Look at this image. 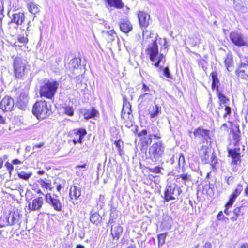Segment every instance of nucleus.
<instances>
[{"label":"nucleus","instance_id":"nucleus-1","mask_svg":"<svg viewBox=\"0 0 248 248\" xmlns=\"http://www.w3.org/2000/svg\"><path fill=\"white\" fill-rule=\"evenodd\" d=\"M51 107L45 100L37 101L32 107V113L38 119H44L51 114Z\"/></svg>","mask_w":248,"mask_h":248},{"label":"nucleus","instance_id":"nucleus-2","mask_svg":"<svg viewBox=\"0 0 248 248\" xmlns=\"http://www.w3.org/2000/svg\"><path fill=\"white\" fill-rule=\"evenodd\" d=\"M146 52L149 56L150 60L156 67H159L162 61H165V57L163 54L158 53V47L156 40H152V43L148 46Z\"/></svg>","mask_w":248,"mask_h":248},{"label":"nucleus","instance_id":"nucleus-3","mask_svg":"<svg viewBox=\"0 0 248 248\" xmlns=\"http://www.w3.org/2000/svg\"><path fill=\"white\" fill-rule=\"evenodd\" d=\"M59 83L55 80L51 79L45 81L40 89L41 96L52 99L58 89Z\"/></svg>","mask_w":248,"mask_h":248},{"label":"nucleus","instance_id":"nucleus-4","mask_svg":"<svg viewBox=\"0 0 248 248\" xmlns=\"http://www.w3.org/2000/svg\"><path fill=\"white\" fill-rule=\"evenodd\" d=\"M165 153V146L161 141L154 143L149 149V157L153 162L160 160Z\"/></svg>","mask_w":248,"mask_h":248},{"label":"nucleus","instance_id":"nucleus-5","mask_svg":"<svg viewBox=\"0 0 248 248\" xmlns=\"http://www.w3.org/2000/svg\"><path fill=\"white\" fill-rule=\"evenodd\" d=\"M27 63V60L20 56H16L14 59L13 66L16 78H21L24 75Z\"/></svg>","mask_w":248,"mask_h":248},{"label":"nucleus","instance_id":"nucleus-6","mask_svg":"<svg viewBox=\"0 0 248 248\" xmlns=\"http://www.w3.org/2000/svg\"><path fill=\"white\" fill-rule=\"evenodd\" d=\"M181 192L180 187L175 184L168 185L164 192V200L168 202L175 200Z\"/></svg>","mask_w":248,"mask_h":248},{"label":"nucleus","instance_id":"nucleus-7","mask_svg":"<svg viewBox=\"0 0 248 248\" xmlns=\"http://www.w3.org/2000/svg\"><path fill=\"white\" fill-rule=\"evenodd\" d=\"M240 148H235L234 149L228 150V156L232 158L231 168L233 172L238 170L237 165L241 162Z\"/></svg>","mask_w":248,"mask_h":248},{"label":"nucleus","instance_id":"nucleus-8","mask_svg":"<svg viewBox=\"0 0 248 248\" xmlns=\"http://www.w3.org/2000/svg\"><path fill=\"white\" fill-rule=\"evenodd\" d=\"M45 201L55 211L61 212L62 210V203L56 195L53 197L50 193H46L45 195Z\"/></svg>","mask_w":248,"mask_h":248},{"label":"nucleus","instance_id":"nucleus-9","mask_svg":"<svg viewBox=\"0 0 248 248\" xmlns=\"http://www.w3.org/2000/svg\"><path fill=\"white\" fill-rule=\"evenodd\" d=\"M131 106L130 103L124 97L123 98V105L121 112V118L124 120H131L132 115L131 114Z\"/></svg>","mask_w":248,"mask_h":248},{"label":"nucleus","instance_id":"nucleus-10","mask_svg":"<svg viewBox=\"0 0 248 248\" xmlns=\"http://www.w3.org/2000/svg\"><path fill=\"white\" fill-rule=\"evenodd\" d=\"M153 99V95L150 93H146L141 94L138 99L139 108L140 109L146 108L147 106L152 102Z\"/></svg>","mask_w":248,"mask_h":248},{"label":"nucleus","instance_id":"nucleus-11","mask_svg":"<svg viewBox=\"0 0 248 248\" xmlns=\"http://www.w3.org/2000/svg\"><path fill=\"white\" fill-rule=\"evenodd\" d=\"M230 39L233 43L238 46H247V38L241 34L237 32L231 33Z\"/></svg>","mask_w":248,"mask_h":248},{"label":"nucleus","instance_id":"nucleus-12","mask_svg":"<svg viewBox=\"0 0 248 248\" xmlns=\"http://www.w3.org/2000/svg\"><path fill=\"white\" fill-rule=\"evenodd\" d=\"M214 154L211 148L203 145L199 151V155L202 161L206 164L210 162L211 156Z\"/></svg>","mask_w":248,"mask_h":248},{"label":"nucleus","instance_id":"nucleus-13","mask_svg":"<svg viewBox=\"0 0 248 248\" xmlns=\"http://www.w3.org/2000/svg\"><path fill=\"white\" fill-rule=\"evenodd\" d=\"M69 195L70 201L72 202L74 205L77 204L78 202H75L74 200H78L81 196V188L76 186H71L69 189Z\"/></svg>","mask_w":248,"mask_h":248},{"label":"nucleus","instance_id":"nucleus-14","mask_svg":"<svg viewBox=\"0 0 248 248\" xmlns=\"http://www.w3.org/2000/svg\"><path fill=\"white\" fill-rule=\"evenodd\" d=\"M72 134L75 136H78V138H74L73 139V143L76 145L77 143H82V140L87 134L86 130L84 128H76L72 130Z\"/></svg>","mask_w":248,"mask_h":248},{"label":"nucleus","instance_id":"nucleus-15","mask_svg":"<svg viewBox=\"0 0 248 248\" xmlns=\"http://www.w3.org/2000/svg\"><path fill=\"white\" fill-rule=\"evenodd\" d=\"M14 106V100L11 97L5 96L1 101L0 108L4 111H9L12 110Z\"/></svg>","mask_w":248,"mask_h":248},{"label":"nucleus","instance_id":"nucleus-16","mask_svg":"<svg viewBox=\"0 0 248 248\" xmlns=\"http://www.w3.org/2000/svg\"><path fill=\"white\" fill-rule=\"evenodd\" d=\"M138 17L140 26L142 28H146L149 25L150 15L146 12L140 11L138 13Z\"/></svg>","mask_w":248,"mask_h":248},{"label":"nucleus","instance_id":"nucleus-17","mask_svg":"<svg viewBox=\"0 0 248 248\" xmlns=\"http://www.w3.org/2000/svg\"><path fill=\"white\" fill-rule=\"evenodd\" d=\"M43 204V199L42 197H38L34 199L31 203L28 205L29 209L31 211H38L40 209Z\"/></svg>","mask_w":248,"mask_h":248},{"label":"nucleus","instance_id":"nucleus-18","mask_svg":"<svg viewBox=\"0 0 248 248\" xmlns=\"http://www.w3.org/2000/svg\"><path fill=\"white\" fill-rule=\"evenodd\" d=\"M25 20V15L21 12H16L12 14L11 23L16 24L17 26L21 25Z\"/></svg>","mask_w":248,"mask_h":248},{"label":"nucleus","instance_id":"nucleus-19","mask_svg":"<svg viewBox=\"0 0 248 248\" xmlns=\"http://www.w3.org/2000/svg\"><path fill=\"white\" fill-rule=\"evenodd\" d=\"M236 74L241 78L248 80V66L247 64L242 63L236 70Z\"/></svg>","mask_w":248,"mask_h":248},{"label":"nucleus","instance_id":"nucleus-20","mask_svg":"<svg viewBox=\"0 0 248 248\" xmlns=\"http://www.w3.org/2000/svg\"><path fill=\"white\" fill-rule=\"evenodd\" d=\"M161 112V107L156 104L151 106L148 109V112L151 119L155 120Z\"/></svg>","mask_w":248,"mask_h":248},{"label":"nucleus","instance_id":"nucleus-21","mask_svg":"<svg viewBox=\"0 0 248 248\" xmlns=\"http://www.w3.org/2000/svg\"><path fill=\"white\" fill-rule=\"evenodd\" d=\"M230 138L233 140L235 146L239 145L240 140V131L238 127L232 128L230 133Z\"/></svg>","mask_w":248,"mask_h":248},{"label":"nucleus","instance_id":"nucleus-22","mask_svg":"<svg viewBox=\"0 0 248 248\" xmlns=\"http://www.w3.org/2000/svg\"><path fill=\"white\" fill-rule=\"evenodd\" d=\"M209 132L210 131L208 130L198 127L194 130L193 134L195 137H202L203 139L207 140L209 138Z\"/></svg>","mask_w":248,"mask_h":248},{"label":"nucleus","instance_id":"nucleus-23","mask_svg":"<svg viewBox=\"0 0 248 248\" xmlns=\"http://www.w3.org/2000/svg\"><path fill=\"white\" fill-rule=\"evenodd\" d=\"M123 232L122 227L119 224L113 225L111 226V234L114 239H119Z\"/></svg>","mask_w":248,"mask_h":248},{"label":"nucleus","instance_id":"nucleus-24","mask_svg":"<svg viewBox=\"0 0 248 248\" xmlns=\"http://www.w3.org/2000/svg\"><path fill=\"white\" fill-rule=\"evenodd\" d=\"M119 26L122 31L124 33H128L132 29V26L130 21L126 19L121 21Z\"/></svg>","mask_w":248,"mask_h":248},{"label":"nucleus","instance_id":"nucleus-25","mask_svg":"<svg viewBox=\"0 0 248 248\" xmlns=\"http://www.w3.org/2000/svg\"><path fill=\"white\" fill-rule=\"evenodd\" d=\"M29 101V97L27 94L25 93H21L19 97L17 102V105L21 109H24Z\"/></svg>","mask_w":248,"mask_h":248},{"label":"nucleus","instance_id":"nucleus-26","mask_svg":"<svg viewBox=\"0 0 248 248\" xmlns=\"http://www.w3.org/2000/svg\"><path fill=\"white\" fill-rule=\"evenodd\" d=\"M98 114V112L94 108L92 107L90 109L86 110L83 114L84 117L85 119L88 120L91 118H94Z\"/></svg>","mask_w":248,"mask_h":248},{"label":"nucleus","instance_id":"nucleus-27","mask_svg":"<svg viewBox=\"0 0 248 248\" xmlns=\"http://www.w3.org/2000/svg\"><path fill=\"white\" fill-rule=\"evenodd\" d=\"M10 226L14 225L18 222L20 219L19 215L17 213H10L8 216H7Z\"/></svg>","mask_w":248,"mask_h":248},{"label":"nucleus","instance_id":"nucleus-28","mask_svg":"<svg viewBox=\"0 0 248 248\" xmlns=\"http://www.w3.org/2000/svg\"><path fill=\"white\" fill-rule=\"evenodd\" d=\"M108 6L114 7L117 9H121L124 7L122 0H105Z\"/></svg>","mask_w":248,"mask_h":248},{"label":"nucleus","instance_id":"nucleus-29","mask_svg":"<svg viewBox=\"0 0 248 248\" xmlns=\"http://www.w3.org/2000/svg\"><path fill=\"white\" fill-rule=\"evenodd\" d=\"M187 41L192 46H195L201 43L200 35L198 33H195L193 35L189 36Z\"/></svg>","mask_w":248,"mask_h":248},{"label":"nucleus","instance_id":"nucleus-30","mask_svg":"<svg viewBox=\"0 0 248 248\" xmlns=\"http://www.w3.org/2000/svg\"><path fill=\"white\" fill-rule=\"evenodd\" d=\"M150 128L151 130L149 131L150 133L149 134L151 135L152 137H154L157 140L161 138V134L160 133L159 130L156 126L152 125L151 126Z\"/></svg>","mask_w":248,"mask_h":248},{"label":"nucleus","instance_id":"nucleus-31","mask_svg":"<svg viewBox=\"0 0 248 248\" xmlns=\"http://www.w3.org/2000/svg\"><path fill=\"white\" fill-rule=\"evenodd\" d=\"M211 76L212 80V89L213 90L216 89L218 91L219 82L217 78V73L215 71L212 72L211 74Z\"/></svg>","mask_w":248,"mask_h":248},{"label":"nucleus","instance_id":"nucleus-32","mask_svg":"<svg viewBox=\"0 0 248 248\" xmlns=\"http://www.w3.org/2000/svg\"><path fill=\"white\" fill-rule=\"evenodd\" d=\"M185 164V157L183 154L181 153L179 154L178 160V166L176 168V170L178 172H180L181 171H183V169Z\"/></svg>","mask_w":248,"mask_h":248},{"label":"nucleus","instance_id":"nucleus-33","mask_svg":"<svg viewBox=\"0 0 248 248\" xmlns=\"http://www.w3.org/2000/svg\"><path fill=\"white\" fill-rule=\"evenodd\" d=\"M140 141L142 147H147L151 144L152 142V137L148 134V136L140 138Z\"/></svg>","mask_w":248,"mask_h":248},{"label":"nucleus","instance_id":"nucleus-34","mask_svg":"<svg viewBox=\"0 0 248 248\" xmlns=\"http://www.w3.org/2000/svg\"><path fill=\"white\" fill-rule=\"evenodd\" d=\"M224 62L228 71H231V68L232 67L233 64V61L232 56L231 55H228L225 60Z\"/></svg>","mask_w":248,"mask_h":248},{"label":"nucleus","instance_id":"nucleus-35","mask_svg":"<svg viewBox=\"0 0 248 248\" xmlns=\"http://www.w3.org/2000/svg\"><path fill=\"white\" fill-rule=\"evenodd\" d=\"M159 43L161 45L160 49L161 51L164 50L165 52H167V48L169 46L168 42L166 38L161 39L159 38Z\"/></svg>","mask_w":248,"mask_h":248},{"label":"nucleus","instance_id":"nucleus-36","mask_svg":"<svg viewBox=\"0 0 248 248\" xmlns=\"http://www.w3.org/2000/svg\"><path fill=\"white\" fill-rule=\"evenodd\" d=\"M90 219L93 223L98 224L101 220V217L98 214L95 213L90 216Z\"/></svg>","mask_w":248,"mask_h":248},{"label":"nucleus","instance_id":"nucleus-37","mask_svg":"<svg viewBox=\"0 0 248 248\" xmlns=\"http://www.w3.org/2000/svg\"><path fill=\"white\" fill-rule=\"evenodd\" d=\"M154 35H155L156 38L157 34H155L154 32H150L146 30V28H144V29L143 30L142 36L143 39H148L149 38H153Z\"/></svg>","mask_w":248,"mask_h":248},{"label":"nucleus","instance_id":"nucleus-38","mask_svg":"<svg viewBox=\"0 0 248 248\" xmlns=\"http://www.w3.org/2000/svg\"><path fill=\"white\" fill-rule=\"evenodd\" d=\"M38 182L40 184L42 188L51 190L52 189L51 184L50 183L46 182L43 179H40L38 180Z\"/></svg>","mask_w":248,"mask_h":248},{"label":"nucleus","instance_id":"nucleus-39","mask_svg":"<svg viewBox=\"0 0 248 248\" xmlns=\"http://www.w3.org/2000/svg\"><path fill=\"white\" fill-rule=\"evenodd\" d=\"M32 175V173L31 172L26 173L24 171H21L17 174V176L19 178L24 180H28Z\"/></svg>","mask_w":248,"mask_h":248},{"label":"nucleus","instance_id":"nucleus-40","mask_svg":"<svg viewBox=\"0 0 248 248\" xmlns=\"http://www.w3.org/2000/svg\"><path fill=\"white\" fill-rule=\"evenodd\" d=\"M8 218L7 216H3L0 218V228H2L5 226L9 225Z\"/></svg>","mask_w":248,"mask_h":248},{"label":"nucleus","instance_id":"nucleus-41","mask_svg":"<svg viewBox=\"0 0 248 248\" xmlns=\"http://www.w3.org/2000/svg\"><path fill=\"white\" fill-rule=\"evenodd\" d=\"M80 62V59L75 58L71 61L69 64L74 69H76L78 67Z\"/></svg>","mask_w":248,"mask_h":248},{"label":"nucleus","instance_id":"nucleus-42","mask_svg":"<svg viewBox=\"0 0 248 248\" xmlns=\"http://www.w3.org/2000/svg\"><path fill=\"white\" fill-rule=\"evenodd\" d=\"M177 178H181L183 181V183L186 184V182L191 181V175L187 173L182 174L178 175Z\"/></svg>","mask_w":248,"mask_h":248},{"label":"nucleus","instance_id":"nucleus-43","mask_svg":"<svg viewBox=\"0 0 248 248\" xmlns=\"http://www.w3.org/2000/svg\"><path fill=\"white\" fill-rule=\"evenodd\" d=\"M29 11L33 14H35L39 11V9L36 4L31 3L29 6Z\"/></svg>","mask_w":248,"mask_h":248},{"label":"nucleus","instance_id":"nucleus-44","mask_svg":"<svg viewBox=\"0 0 248 248\" xmlns=\"http://www.w3.org/2000/svg\"><path fill=\"white\" fill-rule=\"evenodd\" d=\"M166 238V234L165 233H162L158 236V247H160V246H162L165 241Z\"/></svg>","mask_w":248,"mask_h":248},{"label":"nucleus","instance_id":"nucleus-45","mask_svg":"<svg viewBox=\"0 0 248 248\" xmlns=\"http://www.w3.org/2000/svg\"><path fill=\"white\" fill-rule=\"evenodd\" d=\"M64 113L69 116H72L74 115V109L72 107L66 106L64 108Z\"/></svg>","mask_w":248,"mask_h":248},{"label":"nucleus","instance_id":"nucleus-46","mask_svg":"<svg viewBox=\"0 0 248 248\" xmlns=\"http://www.w3.org/2000/svg\"><path fill=\"white\" fill-rule=\"evenodd\" d=\"M217 156L215 155L214 154H212V155L211 156L210 158V163L211 165L213 168H216V165H217Z\"/></svg>","mask_w":248,"mask_h":248},{"label":"nucleus","instance_id":"nucleus-47","mask_svg":"<svg viewBox=\"0 0 248 248\" xmlns=\"http://www.w3.org/2000/svg\"><path fill=\"white\" fill-rule=\"evenodd\" d=\"M243 190V186L242 185L239 184L238 185L236 188L232 193L233 195H234L235 197H237L241 193L242 191Z\"/></svg>","mask_w":248,"mask_h":248},{"label":"nucleus","instance_id":"nucleus-48","mask_svg":"<svg viewBox=\"0 0 248 248\" xmlns=\"http://www.w3.org/2000/svg\"><path fill=\"white\" fill-rule=\"evenodd\" d=\"M163 75L165 76L166 78L169 79H172V77L170 73L169 68L168 67H166L163 68Z\"/></svg>","mask_w":248,"mask_h":248},{"label":"nucleus","instance_id":"nucleus-49","mask_svg":"<svg viewBox=\"0 0 248 248\" xmlns=\"http://www.w3.org/2000/svg\"><path fill=\"white\" fill-rule=\"evenodd\" d=\"M236 197L233 195L232 194L230 197L229 201L227 203V207H231L235 202Z\"/></svg>","mask_w":248,"mask_h":248},{"label":"nucleus","instance_id":"nucleus-50","mask_svg":"<svg viewBox=\"0 0 248 248\" xmlns=\"http://www.w3.org/2000/svg\"><path fill=\"white\" fill-rule=\"evenodd\" d=\"M224 110L225 112L223 114V118L226 120L228 116H230L231 113V108L228 106H225Z\"/></svg>","mask_w":248,"mask_h":248},{"label":"nucleus","instance_id":"nucleus-51","mask_svg":"<svg viewBox=\"0 0 248 248\" xmlns=\"http://www.w3.org/2000/svg\"><path fill=\"white\" fill-rule=\"evenodd\" d=\"M218 97L220 102L223 104H226L228 99L226 97L221 93H218Z\"/></svg>","mask_w":248,"mask_h":248},{"label":"nucleus","instance_id":"nucleus-52","mask_svg":"<svg viewBox=\"0 0 248 248\" xmlns=\"http://www.w3.org/2000/svg\"><path fill=\"white\" fill-rule=\"evenodd\" d=\"M241 207H238L235 208L233 210V214L236 216L239 217L240 216H242L243 215V212L241 211Z\"/></svg>","mask_w":248,"mask_h":248},{"label":"nucleus","instance_id":"nucleus-53","mask_svg":"<svg viewBox=\"0 0 248 248\" xmlns=\"http://www.w3.org/2000/svg\"><path fill=\"white\" fill-rule=\"evenodd\" d=\"M18 41L23 44L27 43L28 42V38L24 36H19L17 38Z\"/></svg>","mask_w":248,"mask_h":248},{"label":"nucleus","instance_id":"nucleus-54","mask_svg":"<svg viewBox=\"0 0 248 248\" xmlns=\"http://www.w3.org/2000/svg\"><path fill=\"white\" fill-rule=\"evenodd\" d=\"M161 169H162V168H161V167H159L158 166H156L154 168H150L149 170L151 172H154L155 173H160Z\"/></svg>","mask_w":248,"mask_h":248},{"label":"nucleus","instance_id":"nucleus-55","mask_svg":"<svg viewBox=\"0 0 248 248\" xmlns=\"http://www.w3.org/2000/svg\"><path fill=\"white\" fill-rule=\"evenodd\" d=\"M141 91L144 92V93H149L151 90L148 86H147L145 83H143L142 84Z\"/></svg>","mask_w":248,"mask_h":248},{"label":"nucleus","instance_id":"nucleus-56","mask_svg":"<svg viewBox=\"0 0 248 248\" xmlns=\"http://www.w3.org/2000/svg\"><path fill=\"white\" fill-rule=\"evenodd\" d=\"M147 134V130L146 129H143L141 131L139 132L137 135L139 137L141 138L142 137H145L148 136Z\"/></svg>","mask_w":248,"mask_h":248},{"label":"nucleus","instance_id":"nucleus-57","mask_svg":"<svg viewBox=\"0 0 248 248\" xmlns=\"http://www.w3.org/2000/svg\"><path fill=\"white\" fill-rule=\"evenodd\" d=\"M225 179L228 185H232L234 182V177L232 176L225 177Z\"/></svg>","mask_w":248,"mask_h":248},{"label":"nucleus","instance_id":"nucleus-58","mask_svg":"<svg viewBox=\"0 0 248 248\" xmlns=\"http://www.w3.org/2000/svg\"><path fill=\"white\" fill-rule=\"evenodd\" d=\"M5 166L7 168V170H9L10 173H11V171L14 170V167L11 163L7 162L5 163Z\"/></svg>","mask_w":248,"mask_h":248},{"label":"nucleus","instance_id":"nucleus-59","mask_svg":"<svg viewBox=\"0 0 248 248\" xmlns=\"http://www.w3.org/2000/svg\"><path fill=\"white\" fill-rule=\"evenodd\" d=\"M114 144L117 149V150L119 151V152H121V145H120V140H119L117 141H115L114 142ZM120 154H121V153H120Z\"/></svg>","mask_w":248,"mask_h":248},{"label":"nucleus","instance_id":"nucleus-60","mask_svg":"<svg viewBox=\"0 0 248 248\" xmlns=\"http://www.w3.org/2000/svg\"><path fill=\"white\" fill-rule=\"evenodd\" d=\"M225 218V217L223 215L222 212V211L219 212L217 216V219L219 220H222Z\"/></svg>","mask_w":248,"mask_h":248},{"label":"nucleus","instance_id":"nucleus-61","mask_svg":"<svg viewBox=\"0 0 248 248\" xmlns=\"http://www.w3.org/2000/svg\"><path fill=\"white\" fill-rule=\"evenodd\" d=\"M212 246L210 242H207L205 243L203 248H212Z\"/></svg>","mask_w":248,"mask_h":248},{"label":"nucleus","instance_id":"nucleus-62","mask_svg":"<svg viewBox=\"0 0 248 248\" xmlns=\"http://www.w3.org/2000/svg\"><path fill=\"white\" fill-rule=\"evenodd\" d=\"M86 166H87V164H84L83 165H78L76 166L75 168L76 169H78V168L85 169V168H86Z\"/></svg>","mask_w":248,"mask_h":248},{"label":"nucleus","instance_id":"nucleus-63","mask_svg":"<svg viewBox=\"0 0 248 248\" xmlns=\"http://www.w3.org/2000/svg\"><path fill=\"white\" fill-rule=\"evenodd\" d=\"M44 145L43 143H40L39 144H35L33 147V149L34 150L36 148H41Z\"/></svg>","mask_w":248,"mask_h":248},{"label":"nucleus","instance_id":"nucleus-64","mask_svg":"<svg viewBox=\"0 0 248 248\" xmlns=\"http://www.w3.org/2000/svg\"><path fill=\"white\" fill-rule=\"evenodd\" d=\"M12 163L13 164H19L21 163V162L17 159L13 160Z\"/></svg>","mask_w":248,"mask_h":248}]
</instances>
